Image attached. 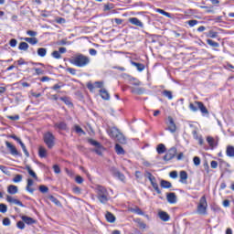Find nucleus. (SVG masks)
I'll return each instance as SVG.
<instances>
[{"label":"nucleus","mask_w":234,"mask_h":234,"mask_svg":"<svg viewBox=\"0 0 234 234\" xmlns=\"http://www.w3.org/2000/svg\"><path fill=\"white\" fill-rule=\"evenodd\" d=\"M48 198L52 201L55 206L61 207V202H59V200H58L54 196H48Z\"/></svg>","instance_id":"34"},{"label":"nucleus","mask_w":234,"mask_h":234,"mask_svg":"<svg viewBox=\"0 0 234 234\" xmlns=\"http://www.w3.org/2000/svg\"><path fill=\"white\" fill-rule=\"evenodd\" d=\"M34 70H35L37 76H41V75H43L44 72H45L43 69H39V68H35Z\"/></svg>","instance_id":"52"},{"label":"nucleus","mask_w":234,"mask_h":234,"mask_svg":"<svg viewBox=\"0 0 234 234\" xmlns=\"http://www.w3.org/2000/svg\"><path fill=\"white\" fill-rule=\"evenodd\" d=\"M188 25L189 27H195L196 25H198V20H189Z\"/></svg>","instance_id":"62"},{"label":"nucleus","mask_w":234,"mask_h":234,"mask_svg":"<svg viewBox=\"0 0 234 234\" xmlns=\"http://www.w3.org/2000/svg\"><path fill=\"white\" fill-rule=\"evenodd\" d=\"M39 191H40V193H48V188L46 186L41 185L39 186Z\"/></svg>","instance_id":"48"},{"label":"nucleus","mask_w":234,"mask_h":234,"mask_svg":"<svg viewBox=\"0 0 234 234\" xmlns=\"http://www.w3.org/2000/svg\"><path fill=\"white\" fill-rule=\"evenodd\" d=\"M107 133L111 138H116L119 144H125V137L116 127L108 128Z\"/></svg>","instance_id":"3"},{"label":"nucleus","mask_w":234,"mask_h":234,"mask_svg":"<svg viewBox=\"0 0 234 234\" xmlns=\"http://www.w3.org/2000/svg\"><path fill=\"white\" fill-rule=\"evenodd\" d=\"M176 153H177L176 147L170 148L165 154V155L164 156L165 162H169V160H173V158L176 156Z\"/></svg>","instance_id":"8"},{"label":"nucleus","mask_w":234,"mask_h":234,"mask_svg":"<svg viewBox=\"0 0 234 234\" xmlns=\"http://www.w3.org/2000/svg\"><path fill=\"white\" fill-rule=\"evenodd\" d=\"M100 92H101V97L102 98V100H106V101L111 100V95L109 94V91H107V90L102 89L100 90Z\"/></svg>","instance_id":"20"},{"label":"nucleus","mask_w":234,"mask_h":234,"mask_svg":"<svg viewBox=\"0 0 234 234\" xmlns=\"http://www.w3.org/2000/svg\"><path fill=\"white\" fill-rule=\"evenodd\" d=\"M217 36H218V34L213 30H210L207 34V37L215 38V37H217Z\"/></svg>","instance_id":"47"},{"label":"nucleus","mask_w":234,"mask_h":234,"mask_svg":"<svg viewBox=\"0 0 234 234\" xmlns=\"http://www.w3.org/2000/svg\"><path fill=\"white\" fill-rule=\"evenodd\" d=\"M166 124L170 133H176V124L175 123L173 117H168V122H166Z\"/></svg>","instance_id":"10"},{"label":"nucleus","mask_w":234,"mask_h":234,"mask_svg":"<svg viewBox=\"0 0 234 234\" xmlns=\"http://www.w3.org/2000/svg\"><path fill=\"white\" fill-rule=\"evenodd\" d=\"M24 41H27V43L30 45H37V43H39L37 37H25Z\"/></svg>","instance_id":"26"},{"label":"nucleus","mask_w":234,"mask_h":234,"mask_svg":"<svg viewBox=\"0 0 234 234\" xmlns=\"http://www.w3.org/2000/svg\"><path fill=\"white\" fill-rule=\"evenodd\" d=\"M37 56H39V58H45V56H47V48H39L37 50Z\"/></svg>","instance_id":"27"},{"label":"nucleus","mask_w":234,"mask_h":234,"mask_svg":"<svg viewBox=\"0 0 234 234\" xmlns=\"http://www.w3.org/2000/svg\"><path fill=\"white\" fill-rule=\"evenodd\" d=\"M207 45H209V47H212L214 48H218V47H220V44L211 39H207Z\"/></svg>","instance_id":"31"},{"label":"nucleus","mask_w":234,"mask_h":234,"mask_svg":"<svg viewBox=\"0 0 234 234\" xmlns=\"http://www.w3.org/2000/svg\"><path fill=\"white\" fill-rule=\"evenodd\" d=\"M163 96H165L168 100H173V92L171 90H163Z\"/></svg>","instance_id":"35"},{"label":"nucleus","mask_w":234,"mask_h":234,"mask_svg":"<svg viewBox=\"0 0 234 234\" xmlns=\"http://www.w3.org/2000/svg\"><path fill=\"white\" fill-rule=\"evenodd\" d=\"M88 142L89 144H90V145H93L94 147H100V145H101V144L93 139H89Z\"/></svg>","instance_id":"43"},{"label":"nucleus","mask_w":234,"mask_h":234,"mask_svg":"<svg viewBox=\"0 0 234 234\" xmlns=\"http://www.w3.org/2000/svg\"><path fill=\"white\" fill-rule=\"evenodd\" d=\"M188 109H190L192 112H197L199 109L200 112H202L203 114H209V111H207V108L204 106V102L202 101H194V103L190 102L188 105Z\"/></svg>","instance_id":"2"},{"label":"nucleus","mask_w":234,"mask_h":234,"mask_svg":"<svg viewBox=\"0 0 234 234\" xmlns=\"http://www.w3.org/2000/svg\"><path fill=\"white\" fill-rule=\"evenodd\" d=\"M207 142L208 145L211 147V149H215V147H217V143H215V139L213 137L207 136Z\"/></svg>","instance_id":"25"},{"label":"nucleus","mask_w":234,"mask_h":234,"mask_svg":"<svg viewBox=\"0 0 234 234\" xmlns=\"http://www.w3.org/2000/svg\"><path fill=\"white\" fill-rule=\"evenodd\" d=\"M6 200L7 202H9L10 204H15V206H19L20 207H25V205H23V203L21 201H19L18 199H16L14 197H12L11 196H7L6 197Z\"/></svg>","instance_id":"11"},{"label":"nucleus","mask_w":234,"mask_h":234,"mask_svg":"<svg viewBox=\"0 0 234 234\" xmlns=\"http://www.w3.org/2000/svg\"><path fill=\"white\" fill-rule=\"evenodd\" d=\"M105 217H106L107 222H110L111 224H114V222H116V217H114L112 213L107 212Z\"/></svg>","instance_id":"19"},{"label":"nucleus","mask_w":234,"mask_h":234,"mask_svg":"<svg viewBox=\"0 0 234 234\" xmlns=\"http://www.w3.org/2000/svg\"><path fill=\"white\" fill-rule=\"evenodd\" d=\"M10 224H11L10 218H5L3 219V226H10Z\"/></svg>","instance_id":"58"},{"label":"nucleus","mask_w":234,"mask_h":234,"mask_svg":"<svg viewBox=\"0 0 234 234\" xmlns=\"http://www.w3.org/2000/svg\"><path fill=\"white\" fill-rule=\"evenodd\" d=\"M157 153L158 154H164V153H165V145L163 144H158Z\"/></svg>","instance_id":"37"},{"label":"nucleus","mask_w":234,"mask_h":234,"mask_svg":"<svg viewBox=\"0 0 234 234\" xmlns=\"http://www.w3.org/2000/svg\"><path fill=\"white\" fill-rule=\"evenodd\" d=\"M136 94H144V92H145V90H144L143 88H138L135 90Z\"/></svg>","instance_id":"63"},{"label":"nucleus","mask_w":234,"mask_h":234,"mask_svg":"<svg viewBox=\"0 0 234 234\" xmlns=\"http://www.w3.org/2000/svg\"><path fill=\"white\" fill-rule=\"evenodd\" d=\"M95 153H97V154H99L100 156H101L102 153H103V146L101 144H100L99 146L96 147L95 149Z\"/></svg>","instance_id":"44"},{"label":"nucleus","mask_w":234,"mask_h":234,"mask_svg":"<svg viewBox=\"0 0 234 234\" xmlns=\"http://www.w3.org/2000/svg\"><path fill=\"white\" fill-rule=\"evenodd\" d=\"M7 119L12 120L13 122H17V120H19V115H8Z\"/></svg>","instance_id":"53"},{"label":"nucleus","mask_w":234,"mask_h":234,"mask_svg":"<svg viewBox=\"0 0 234 234\" xmlns=\"http://www.w3.org/2000/svg\"><path fill=\"white\" fill-rule=\"evenodd\" d=\"M27 36H29L30 37H36V36H37V32L36 31H32V30H27Z\"/></svg>","instance_id":"51"},{"label":"nucleus","mask_w":234,"mask_h":234,"mask_svg":"<svg viewBox=\"0 0 234 234\" xmlns=\"http://www.w3.org/2000/svg\"><path fill=\"white\" fill-rule=\"evenodd\" d=\"M58 45L65 46V45H70V43H69V42L67 41V39H62V40H59V41L58 42Z\"/></svg>","instance_id":"60"},{"label":"nucleus","mask_w":234,"mask_h":234,"mask_svg":"<svg viewBox=\"0 0 234 234\" xmlns=\"http://www.w3.org/2000/svg\"><path fill=\"white\" fill-rule=\"evenodd\" d=\"M75 181L77 184H83V177H81V176H77Z\"/></svg>","instance_id":"59"},{"label":"nucleus","mask_w":234,"mask_h":234,"mask_svg":"<svg viewBox=\"0 0 234 234\" xmlns=\"http://www.w3.org/2000/svg\"><path fill=\"white\" fill-rule=\"evenodd\" d=\"M161 187H163L164 189H171V187H173V185L171 184V182L169 181H165V180H161L160 183Z\"/></svg>","instance_id":"22"},{"label":"nucleus","mask_w":234,"mask_h":234,"mask_svg":"<svg viewBox=\"0 0 234 234\" xmlns=\"http://www.w3.org/2000/svg\"><path fill=\"white\" fill-rule=\"evenodd\" d=\"M115 151H116L117 154H125V151L120 144L115 145Z\"/></svg>","instance_id":"38"},{"label":"nucleus","mask_w":234,"mask_h":234,"mask_svg":"<svg viewBox=\"0 0 234 234\" xmlns=\"http://www.w3.org/2000/svg\"><path fill=\"white\" fill-rule=\"evenodd\" d=\"M159 218H161V220H163L164 222H168V220H169V214H167L165 211H160L159 212Z\"/></svg>","instance_id":"24"},{"label":"nucleus","mask_w":234,"mask_h":234,"mask_svg":"<svg viewBox=\"0 0 234 234\" xmlns=\"http://www.w3.org/2000/svg\"><path fill=\"white\" fill-rule=\"evenodd\" d=\"M9 45L12 48L16 47L17 46V40L15 39V38L11 39L10 42H9Z\"/></svg>","instance_id":"61"},{"label":"nucleus","mask_w":234,"mask_h":234,"mask_svg":"<svg viewBox=\"0 0 234 234\" xmlns=\"http://www.w3.org/2000/svg\"><path fill=\"white\" fill-rule=\"evenodd\" d=\"M166 200L169 204H176V194L171 192L166 195Z\"/></svg>","instance_id":"13"},{"label":"nucleus","mask_w":234,"mask_h":234,"mask_svg":"<svg viewBox=\"0 0 234 234\" xmlns=\"http://www.w3.org/2000/svg\"><path fill=\"white\" fill-rule=\"evenodd\" d=\"M26 169L28 172V175L32 176V178H35L36 180H37V175H36V172H34V170H32V168H30L29 165L26 166Z\"/></svg>","instance_id":"30"},{"label":"nucleus","mask_w":234,"mask_h":234,"mask_svg":"<svg viewBox=\"0 0 234 234\" xmlns=\"http://www.w3.org/2000/svg\"><path fill=\"white\" fill-rule=\"evenodd\" d=\"M130 211H132V213H135L136 215H141V216L144 215V211H142L140 207L131 208Z\"/></svg>","instance_id":"41"},{"label":"nucleus","mask_w":234,"mask_h":234,"mask_svg":"<svg viewBox=\"0 0 234 234\" xmlns=\"http://www.w3.org/2000/svg\"><path fill=\"white\" fill-rule=\"evenodd\" d=\"M97 198L101 204H107V202H109V192L107 191V188L103 186H98Z\"/></svg>","instance_id":"4"},{"label":"nucleus","mask_w":234,"mask_h":234,"mask_svg":"<svg viewBox=\"0 0 234 234\" xmlns=\"http://www.w3.org/2000/svg\"><path fill=\"white\" fill-rule=\"evenodd\" d=\"M5 145H6L7 149L9 150V153L13 156H19V152L17 151V148H16V146L14 144H12L10 142L6 141Z\"/></svg>","instance_id":"9"},{"label":"nucleus","mask_w":234,"mask_h":234,"mask_svg":"<svg viewBox=\"0 0 234 234\" xmlns=\"http://www.w3.org/2000/svg\"><path fill=\"white\" fill-rule=\"evenodd\" d=\"M179 176H180L179 182H181V184H187V172L181 171Z\"/></svg>","instance_id":"17"},{"label":"nucleus","mask_w":234,"mask_h":234,"mask_svg":"<svg viewBox=\"0 0 234 234\" xmlns=\"http://www.w3.org/2000/svg\"><path fill=\"white\" fill-rule=\"evenodd\" d=\"M146 178H148L149 182L151 183V186L154 187V191H156L157 195H162V190H160V187L158 186V183L156 182V177L151 174V172L145 173Z\"/></svg>","instance_id":"6"},{"label":"nucleus","mask_w":234,"mask_h":234,"mask_svg":"<svg viewBox=\"0 0 234 234\" xmlns=\"http://www.w3.org/2000/svg\"><path fill=\"white\" fill-rule=\"evenodd\" d=\"M70 63L75 67L83 69V67H87L90 63V58L83 54H79L70 60Z\"/></svg>","instance_id":"1"},{"label":"nucleus","mask_w":234,"mask_h":234,"mask_svg":"<svg viewBox=\"0 0 234 234\" xmlns=\"http://www.w3.org/2000/svg\"><path fill=\"white\" fill-rule=\"evenodd\" d=\"M155 12H157V14H161L162 16H165V17L171 18V14L168 12H165L163 9L157 8V9H155Z\"/></svg>","instance_id":"36"},{"label":"nucleus","mask_w":234,"mask_h":234,"mask_svg":"<svg viewBox=\"0 0 234 234\" xmlns=\"http://www.w3.org/2000/svg\"><path fill=\"white\" fill-rule=\"evenodd\" d=\"M53 170H54V173H56V175H59V173H61V169L58 165H53Z\"/></svg>","instance_id":"55"},{"label":"nucleus","mask_w":234,"mask_h":234,"mask_svg":"<svg viewBox=\"0 0 234 234\" xmlns=\"http://www.w3.org/2000/svg\"><path fill=\"white\" fill-rule=\"evenodd\" d=\"M129 23H131V25H134L135 27H139L140 28H144V23H142V21L136 17L129 18Z\"/></svg>","instance_id":"12"},{"label":"nucleus","mask_w":234,"mask_h":234,"mask_svg":"<svg viewBox=\"0 0 234 234\" xmlns=\"http://www.w3.org/2000/svg\"><path fill=\"white\" fill-rule=\"evenodd\" d=\"M226 153H227V156H229L230 158H234V147L233 146H228Z\"/></svg>","instance_id":"29"},{"label":"nucleus","mask_w":234,"mask_h":234,"mask_svg":"<svg viewBox=\"0 0 234 234\" xmlns=\"http://www.w3.org/2000/svg\"><path fill=\"white\" fill-rule=\"evenodd\" d=\"M23 181V176L21 175H16L14 178H13V182L15 184H19V182Z\"/></svg>","instance_id":"42"},{"label":"nucleus","mask_w":234,"mask_h":234,"mask_svg":"<svg viewBox=\"0 0 234 234\" xmlns=\"http://www.w3.org/2000/svg\"><path fill=\"white\" fill-rule=\"evenodd\" d=\"M67 72H69V74H71L72 76H76V69L74 68H68Z\"/></svg>","instance_id":"56"},{"label":"nucleus","mask_w":234,"mask_h":234,"mask_svg":"<svg viewBox=\"0 0 234 234\" xmlns=\"http://www.w3.org/2000/svg\"><path fill=\"white\" fill-rule=\"evenodd\" d=\"M75 132L78 134H85V132L83 131V129H81V127H80V125H75Z\"/></svg>","instance_id":"46"},{"label":"nucleus","mask_w":234,"mask_h":234,"mask_svg":"<svg viewBox=\"0 0 234 234\" xmlns=\"http://www.w3.org/2000/svg\"><path fill=\"white\" fill-rule=\"evenodd\" d=\"M55 127H57L58 129H60V131H65L67 130V123L61 122H57L55 124Z\"/></svg>","instance_id":"33"},{"label":"nucleus","mask_w":234,"mask_h":234,"mask_svg":"<svg viewBox=\"0 0 234 234\" xmlns=\"http://www.w3.org/2000/svg\"><path fill=\"white\" fill-rule=\"evenodd\" d=\"M113 176L121 180V182L125 181V176L122 174L119 170H116V169L113 170Z\"/></svg>","instance_id":"16"},{"label":"nucleus","mask_w":234,"mask_h":234,"mask_svg":"<svg viewBox=\"0 0 234 234\" xmlns=\"http://www.w3.org/2000/svg\"><path fill=\"white\" fill-rule=\"evenodd\" d=\"M197 211V215H207V200L206 199V196H203L199 199Z\"/></svg>","instance_id":"5"},{"label":"nucleus","mask_w":234,"mask_h":234,"mask_svg":"<svg viewBox=\"0 0 234 234\" xmlns=\"http://www.w3.org/2000/svg\"><path fill=\"white\" fill-rule=\"evenodd\" d=\"M16 228H18V229H25L26 226H25V222L23 221H18L16 223Z\"/></svg>","instance_id":"50"},{"label":"nucleus","mask_w":234,"mask_h":234,"mask_svg":"<svg viewBox=\"0 0 234 234\" xmlns=\"http://www.w3.org/2000/svg\"><path fill=\"white\" fill-rule=\"evenodd\" d=\"M32 186H34V180L28 178L26 190L27 191V193H30V195H34V191H35V189L32 188Z\"/></svg>","instance_id":"14"},{"label":"nucleus","mask_w":234,"mask_h":234,"mask_svg":"<svg viewBox=\"0 0 234 234\" xmlns=\"http://www.w3.org/2000/svg\"><path fill=\"white\" fill-rule=\"evenodd\" d=\"M18 49L19 50H24L25 52H27V50H28V43H27V42H20V44L18 46Z\"/></svg>","instance_id":"32"},{"label":"nucleus","mask_w":234,"mask_h":234,"mask_svg":"<svg viewBox=\"0 0 234 234\" xmlns=\"http://www.w3.org/2000/svg\"><path fill=\"white\" fill-rule=\"evenodd\" d=\"M55 140L56 137L54 136V134H52V133L48 132L44 134V142L48 149H52V147L56 145Z\"/></svg>","instance_id":"7"},{"label":"nucleus","mask_w":234,"mask_h":234,"mask_svg":"<svg viewBox=\"0 0 234 234\" xmlns=\"http://www.w3.org/2000/svg\"><path fill=\"white\" fill-rule=\"evenodd\" d=\"M51 56L54 58V59H61V53H59L58 50L53 51Z\"/></svg>","instance_id":"40"},{"label":"nucleus","mask_w":234,"mask_h":234,"mask_svg":"<svg viewBox=\"0 0 234 234\" xmlns=\"http://www.w3.org/2000/svg\"><path fill=\"white\" fill-rule=\"evenodd\" d=\"M193 162H194V165H196V166L200 165V157L195 156V157L193 158Z\"/></svg>","instance_id":"49"},{"label":"nucleus","mask_w":234,"mask_h":234,"mask_svg":"<svg viewBox=\"0 0 234 234\" xmlns=\"http://www.w3.org/2000/svg\"><path fill=\"white\" fill-rule=\"evenodd\" d=\"M8 211V207L6 205L1 203L0 204V213H6Z\"/></svg>","instance_id":"45"},{"label":"nucleus","mask_w":234,"mask_h":234,"mask_svg":"<svg viewBox=\"0 0 234 234\" xmlns=\"http://www.w3.org/2000/svg\"><path fill=\"white\" fill-rule=\"evenodd\" d=\"M17 191H19V189L15 185H10L7 187V193H9V195H16Z\"/></svg>","instance_id":"18"},{"label":"nucleus","mask_w":234,"mask_h":234,"mask_svg":"<svg viewBox=\"0 0 234 234\" xmlns=\"http://www.w3.org/2000/svg\"><path fill=\"white\" fill-rule=\"evenodd\" d=\"M21 219L23 220V222H25V224H27L28 226L36 224V219L27 216H22Z\"/></svg>","instance_id":"15"},{"label":"nucleus","mask_w":234,"mask_h":234,"mask_svg":"<svg viewBox=\"0 0 234 234\" xmlns=\"http://www.w3.org/2000/svg\"><path fill=\"white\" fill-rule=\"evenodd\" d=\"M38 156H40V158H47V156H48L47 148H45L43 146H39Z\"/></svg>","instance_id":"21"},{"label":"nucleus","mask_w":234,"mask_h":234,"mask_svg":"<svg viewBox=\"0 0 234 234\" xmlns=\"http://www.w3.org/2000/svg\"><path fill=\"white\" fill-rule=\"evenodd\" d=\"M132 65H133V67H136V69L139 72H143V70L145 69V66L142 63L132 61Z\"/></svg>","instance_id":"23"},{"label":"nucleus","mask_w":234,"mask_h":234,"mask_svg":"<svg viewBox=\"0 0 234 234\" xmlns=\"http://www.w3.org/2000/svg\"><path fill=\"white\" fill-rule=\"evenodd\" d=\"M134 222H136V224H138V227L141 229H145L147 228V225L144 221H142V219H140V218H135Z\"/></svg>","instance_id":"28"},{"label":"nucleus","mask_w":234,"mask_h":234,"mask_svg":"<svg viewBox=\"0 0 234 234\" xmlns=\"http://www.w3.org/2000/svg\"><path fill=\"white\" fill-rule=\"evenodd\" d=\"M169 176H170V178H174V179L178 178V172L172 171V172H170Z\"/></svg>","instance_id":"54"},{"label":"nucleus","mask_w":234,"mask_h":234,"mask_svg":"<svg viewBox=\"0 0 234 234\" xmlns=\"http://www.w3.org/2000/svg\"><path fill=\"white\" fill-rule=\"evenodd\" d=\"M210 167L212 169H217L218 167V163L217 161H211Z\"/></svg>","instance_id":"57"},{"label":"nucleus","mask_w":234,"mask_h":234,"mask_svg":"<svg viewBox=\"0 0 234 234\" xmlns=\"http://www.w3.org/2000/svg\"><path fill=\"white\" fill-rule=\"evenodd\" d=\"M18 144H19L20 146L22 147V150L24 151V154H26V156H30V154H28V150H27V146L25 145V144L23 143V141H19Z\"/></svg>","instance_id":"39"},{"label":"nucleus","mask_w":234,"mask_h":234,"mask_svg":"<svg viewBox=\"0 0 234 234\" xmlns=\"http://www.w3.org/2000/svg\"><path fill=\"white\" fill-rule=\"evenodd\" d=\"M89 52H90V56H96V54H98V51L94 48H90L89 50Z\"/></svg>","instance_id":"64"}]
</instances>
